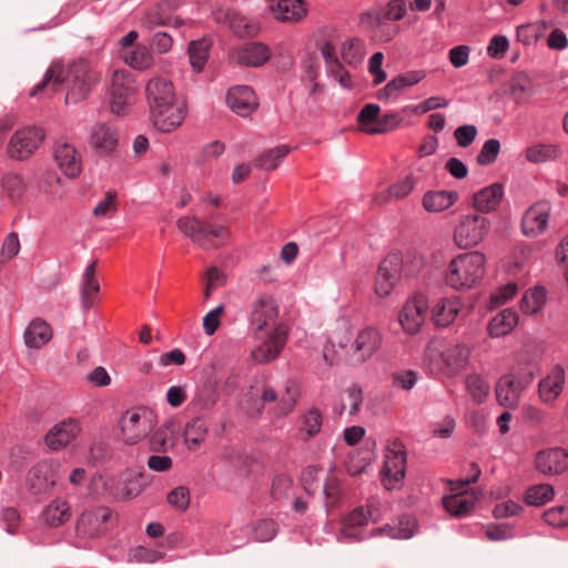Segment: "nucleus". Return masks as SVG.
<instances>
[{
	"instance_id": "nucleus-27",
	"label": "nucleus",
	"mask_w": 568,
	"mask_h": 568,
	"mask_svg": "<svg viewBox=\"0 0 568 568\" xmlns=\"http://www.w3.org/2000/svg\"><path fill=\"white\" fill-rule=\"evenodd\" d=\"M271 58V49L262 42H247L235 52V60L248 67H260Z\"/></svg>"
},
{
	"instance_id": "nucleus-39",
	"label": "nucleus",
	"mask_w": 568,
	"mask_h": 568,
	"mask_svg": "<svg viewBox=\"0 0 568 568\" xmlns=\"http://www.w3.org/2000/svg\"><path fill=\"white\" fill-rule=\"evenodd\" d=\"M42 517L48 526L58 527L69 520L71 508L68 501L57 498L45 507Z\"/></svg>"
},
{
	"instance_id": "nucleus-43",
	"label": "nucleus",
	"mask_w": 568,
	"mask_h": 568,
	"mask_svg": "<svg viewBox=\"0 0 568 568\" xmlns=\"http://www.w3.org/2000/svg\"><path fill=\"white\" fill-rule=\"evenodd\" d=\"M509 92L516 103L524 102L532 94L530 79L523 72L515 73L509 81Z\"/></svg>"
},
{
	"instance_id": "nucleus-22",
	"label": "nucleus",
	"mask_w": 568,
	"mask_h": 568,
	"mask_svg": "<svg viewBox=\"0 0 568 568\" xmlns=\"http://www.w3.org/2000/svg\"><path fill=\"white\" fill-rule=\"evenodd\" d=\"M105 489L116 499H131L141 494V479L131 474L112 477L104 481Z\"/></svg>"
},
{
	"instance_id": "nucleus-23",
	"label": "nucleus",
	"mask_w": 568,
	"mask_h": 568,
	"mask_svg": "<svg viewBox=\"0 0 568 568\" xmlns=\"http://www.w3.org/2000/svg\"><path fill=\"white\" fill-rule=\"evenodd\" d=\"M369 518L376 521L372 507L361 506L355 508L343 519L339 530L341 537L349 540L363 539L361 528L368 523Z\"/></svg>"
},
{
	"instance_id": "nucleus-31",
	"label": "nucleus",
	"mask_w": 568,
	"mask_h": 568,
	"mask_svg": "<svg viewBox=\"0 0 568 568\" xmlns=\"http://www.w3.org/2000/svg\"><path fill=\"white\" fill-rule=\"evenodd\" d=\"M361 21L364 26L374 29L375 38L383 42H389L399 32L398 26L390 23V20H386L379 14L364 13Z\"/></svg>"
},
{
	"instance_id": "nucleus-18",
	"label": "nucleus",
	"mask_w": 568,
	"mask_h": 568,
	"mask_svg": "<svg viewBox=\"0 0 568 568\" xmlns=\"http://www.w3.org/2000/svg\"><path fill=\"white\" fill-rule=\"evenodd\" d=\"M55 484L52 464L42 460L36 464L28 473L26 487L32 495L45 494Z\"/></svg>"
},
{
	"instance_id": "nucleus-7",
	"label": "nucleus",
	"mask_w": 568,
	"mask_h": 568,
	"mask_svg": "<svg viewBox=\"0 0 568 568\" xmlns=\"http://www.w3.org/2000/svg\"><path fill=\"white\" fill-rule=\"evenodd\" d=\"M155 425V416L145 407L128 409L120 419L121 436L125 444L134 445L145 438Z\"/></svg>"
},
{
	"instance_id": "nucleus-48",
	"label": "nucleus",
	"mask_w": 568,
	"mask_h": 568,
	"mask_svg": "<svg viewBox=\"0 0 568 568\" xmlns=\"http://www.w3.org/2000/svg\"><path fill=\"white\" fill-rule=\"evenodd\" d=\"M554 487L549 484H539L529 487L525 494V501L531 506H542L554 498Z\"/></svg>"
},
{
	"instance_id": "nucleus-64",
	"label": "nucleus",
	"mask_w": 568,
	"mask_h": 568,
	"mask_svg": "<svg viewBox=\"0 0 568 568\" xmlns=\"http://www.w3.org/2000/svg\"><path fill=\"white\" fill-rule=\"evenodd\" d=\"M323 417L321 412L312 407L304 416L303 426L310 437L316 435L322 427Z\"/></svg>"
},
{
	"instance_id": "nucleus-55",
	"label": "nucleus",
	"mask_w": 568,
	"mask_h": 568,
	"mask_svg": "<svg viewBox=\"0 0 568 568\" xmlns=\"http://www.w3.org/2000/svg\"><path fill=\"white\" fill-rule=\"evenodd\" d=\"M277 532V525L272 519L257 520L253 526V538L256 541H270Z\"/></svg>"
},
{
	"instance_id": "nucleus-8",
	"label": "nucleus",
	"mask_w": 568,
	"mask_h": 568,
	"mask_svg": "<svg viewBox=\"0 0 568 568\" xmlns=\"http://www.w3.org/2000/svg\"><path fill=\"white\" fill-rule=\"evenodd\" d=\"M490 226V220L483 214H465L455 227L454 241L460 248L477 246L487 236Z\"/></svg>"
},
{
	"instance_id": "nucleus-52",
	"label": "nucleus",
	"mask_w": 568,
	"mask_h": 568,
	"mask_svg": "<svg viewBox=\"0 0 568 568\" xmlns=\"http://www.w3.org/2000/svg\"><path fill=\"white\" fill-rule=\"evenodd\" d=\"M125 62L138 70H145L152 65L153 57L145 47H135L125 55Z\"/></svg>"
},
{
	"instance_id": "nucleus-35",
	"label": "nucleus",
	"mask_w": 568,
	"mask_h": 568,
	"mask_svg": "<svg viewBox=\"0 0 568 568\" xmlns=\"http://www.w3.org/2000/svg\"><path fill=\"white\" fill-rule=\"evenodd\" d=\"M460 310L458 298H443L433 308V321L436 326L446 327L455 321Z\"/></svg>"
},
{
	"instance_id": "nucleus-57",
	"label": "nucleus",
	"mask_w": 568,
	"mask_h": 568,
	"mask_svg": "<svg viewBox=\"0 0 568 568\" xmlns=\"http://www.w3.org/2000/svg\"><path fill=\"white\" fill-rule=\"evenodd\" d=\"M293 489V480L287 475H277L273 478L271 496L275 500L285 499Z\"/></svg>"
},
{
	"instance_id": "nucleus-62",
	"label": "nucleus",
	"mask_w": 568,
	"mask_h": 568,
	"mask_svg": "<svg viewBox=\"0 0 568 568\" xmlns=\"http://www.w3.org/2000/svg\"><path fill=\"white\" fill-rule=\"evenodd\" d=\"M400 122V118L398 114L388 113L383 116H378V121L376 125L371 128H366V133L368 134H382L386 133L393 129H395Z\"/></svg>"
},
{
	"instance_id": "nucleus-25",
	"label": "nucleus",
	"mask_w": 568,
	"mask_h": 568,
	"mask_svg": "<svg viewBox=\"0 0 568 568\" xmlns=\"http://www.w3.org/2000/svg\"><path fill=\"white\" fill-rule=\"evenodd\" d=\"M226 102L236 114L246 116L257 106L254 91L247 85H239L229 90Z\"/></svg>"
},
{
	"instance_id": "nucleus-4",
	"label": "nucleus",
	"mask_w": 568,
	"mask_h": 568,
	"mask_svg": "<svg viewBox=\"0 0 568 568\" xmlns=\"http://www.w3.org/2000/svg\"><path fill=\"white\" fill-rule=\"evenodd\" d=\"M485 255L478 251L464 253L448 265L446 283L455 290L473 287L485 273Z\"/></svg>"
},
{
	"instance_id": "nucleus-29",
	"label": "nucleus",
	"mask_w": 568,
	"mask_h": 568,
	"mask_svg": "<svg viewBox=\"0 0 568 568\" xmlns=\"http://www.w3.org/2000/svg\"><path fill=\"white\" fill-rule=\"evenodd\" d=\"M416 523L413 517L402 516L394 524H387L372 531L373 537L387 536L393 539H408L415 532Z\"/></svg>"
},
{
	"instance_id": "nucleus-6",
	"label": "nucleus",
	"mask_w": 568,
	"mask_h": 568,
	"mask_svg": "<svg viewBox=\"0 0 568 568\" xmlns=\"http://www.w3.org/2000/svg\"><path fill=\"white\" fill-rule=\"evenodd\" d=\"M471 475L466 479L449 481L450 496L443 498V506L454 517L469 514L478 499V493L468 491L467 487L476 483L481 474L476 463L470 464Z\"/></svg>"
},
{
	"instance_id": "nucleus-50",
	"label": "nucleus",
	"mask_w": 568,
	"mask_h": 568,
	"mask_svg": "<svg viewBox=\"0 0 568 568\" xmlns=\"http://www.w3.org/2000/svg\"><path fill=\"white\" fill-rule=\"evenodd\" d=\"M298 388L294 382H288L285 386V393L281 396L275 413L278 416H285L293 412L297 398H298Z\"/></svg>"
},
{
	"instance_id": "nucleus-11",
	"label": "nucleus",
	"mask_w": 568,
	"mask_h": 568,
	"mask_svg": "<svg viewBox=\"0 0 568 568\" xmlns=\"http://www.w3.org/2000/svg\"><path fill=\"white\" fill-rule=\"evenodd\" d=\"M403 257L398 253L388 254L378 265L375 276V293L379 297L388 296L400 278Z\"/></svg>"
},
{
	"instance_id": "nucleus-47",
	"label": "nucleus",
	"mask_w": 568,
	"mask_h": 568,
	"mask_svg": "<svg viewBox=\"0 0 568 568\" xmlns=\"http://www.w3.org/2000/svg\"><path fill=\"white\" fill-rule=\"evenodd\" d=\"M470 349L465 344H457L448 348L444 354V362L452 371H457L464 367L468 361Z\"/></svg>"
},
{
	"instance_id": "nucleus-20",
	"label": "nucleus",
	"mask_w": 568,
	"mask_h": 568,
	"mask_svg": "<svg viewBox=\"0 0 568 568\" xmlns=\"http://www.w3.org/2000/svg\"><path fill=\"white\" fill-rule=\"evenodd\" d=\"M81 432L77 419L68 418L54 425L45 435L44 443L52 450H59L70 444Z\"/></svg>"
},
{
	"instance_id": "nucleus-5",
	"label": "nucleus",
	"mask_w": 568,
	"mask_h": 568,
	"mask_svg": "<svg viewBox=\"0 0 568 568\" xmlns=\"http://www.w3.org/2000/svg\"><path fill=\"white\" fill-rule=\"evenodd\" d=\"M176 227L203 250L215 248L230 237L225 226L205 223L195 216L180 217L176 221Z\"/></svg>"
},
{
	"instance_id": "nucleus-34",
	"label": "nucleus",
	"mask_w": 568,
	"mask_h": 568,
	"mask_svg": "<svg viewBox=\"0 0 568 568\" xmlns=\"http://www.w3.org/2000/svg\"><path fill=\"white\" fill-rule=\"evenodd\" d=\"M97 261H93L85 270L82 275L81 283V302L83 308H90L97 298L100 291V284L95 276L97 273Z\"/></svg>"
},
{
	"instance_id": "nucleus-33",
	"label": "nucleus",
	"mask_w": 568,
	"mask_h": 568,
	"mask_svg": "<svg viewBox=\"0 0 568 568\" xmlns=\"http://www.w3.org/2000/svg\"><path fill=\"white\" fill-rule=\"evenodd\" d=\"M425 71H408L403 74H398L396 78L390 80L384 89L378 92V99H387L393 95H397L405 88L412 87L425 78Z\"/></svg>"
},
{
	"instance_id": "nucleus-58",
	"label": "nucleus",
	"mask_w": 568,
	"mask_h": 568,
	"mask_svg": "<svg viewBox=\"0 0 568 568\" xmlns=\"http://www.w3.org/2000/svg\"><path fill=\"white\" fill-rule=\"evenodd\" d=\"M205 434V423L200 418H195L185 427V442L187 444H192L193 446H197L204 440Z\"/></svg>"
},
{
	"instance_id": "nucleus-61",
	"label": "nucleus",
	"mask_w": 568,
	"mask_h": 568,
	"mask_svg": "<svg viewBox=\"0 0 568 568\" xmlns=\"http://www.w3.org/2000/svg\"><path fill=\"white\" fill-rule=\"evenodd\" d=\"M546 524L556 528H562L568 525V507L558 506L550 508L542 516Z\"/></svg>"
},
{
	"instance_id": "nucleus-51",
	"label": "nucleus",
	"mask_w": 568,
	"mask_h": 568,
	"mask_svg": "<svg viewBox=\"0 0 568 568\" xmlns=\"http://www.w3.org/2000/svg\"><path fill=\"white\" fill-rule=\"evenodd\" d=\"M2 189L11 201H18L26 191V183L17 173H8L2 178Z\"/></svg>"
},
{
	"instance_id": "nucleus-40",
	"label": "nucleus",
	"mask_w": 568,
	"mask_h": 568,
	"mask_svg": "<svg viewBox=\"0 0 568 568\" xmlns=\"http://www.w3.org/2000/svg\"><path fill=\"white\" fill-rule=\"evenodd\" d=\"M172 10L173 6L169 1L152 6L145 11L142 18V26L148 29H153L159 26L169 24Z\"/></svg>"
},
{
	"instance_id": "nucleus-15",
	"label": "nucleus",
	"mask_w": 568,
	"mask_h": 568,
	"mask_svg": "<svg viewBox=\"0 0 568 568\" xmlns=\"http://www.w3.org/2000/svg\"><path fill=\"white\" fill-rule=\"evenodd\" d=\"M53 159L68 178L74 179L82 171V160L79 151L65 139H59L54 143Z\"/></svg>"
},
{
	"instance_id": "nucleus-24",
	"label": "nucleus",
	"mask_w": 568,
	"mask_h": 568,
	"mask_svg": "<svg viewBox=\"0 0 568 568\" xmlns=\"http://www.w3.org/2000/svg\"><path fill=\"white\" fill-rule=\"evenodd\" d=\"M536 468L545 475H558L568 469V452L561 448L541 450L536 456Z\"/></svg>"
},
{
	"instance_id": "nucleus-16",
	"label": "nucleus",
	"mask_w": 568,
	"mask_h": 568,
	"mask_svg": "<svg viewBox=\"0 0 568 568\" xmlns=\"http://www.w3.org/2000/svg\"><path fill=\"white\" fill-rule=\"evenodd\" d=\"M428 303L423 294L409 298L399 313V323L408 334H415L425 322Z\"/></svg>"
},
{
	"instance_id": "nucleus-9",
	"label": "nucleus",
	"mask_w": 568,
	"mask_h": 568,
	"mask_svg": "<svg viewBox=\"0 0 568 568\" xmlns=\"http://www.w3.org/2000/svg\"><path fill=\"white\" fill-rule=\"evenodd\" d=\"M383 335L375 326H366L359 329L348 349L352 364L361 365L369 359L381 347Z\"/></svg>"
},
{
	"instance_id": "nucleus-38",
	"label": "nucleus",
	"mask_w": 568,
	"mask_h": 568,
	"mask_svg": "<svg viewBox=\"0 0 568 568\" xmlns=\"http://www.w3.org/2000/svg\"><path fill=\"white\" fill-rule=\"evenodd\" d=\"M458 199L457 193L450 191H429L423 197V206L428 212H442L449 209Z\"/></svg>"
},
{
	"instance_id": "nucleus-28",
	"label": "nucleus",
	"mask_w": 568,
	"mask_h": 568,
	"mask_svg": "<svg viewBox=\"0 0 568 568\" xmlns=\"http://www.w3.org/2000/svg\"><path fill=\"white\" fill-rule=\"evenodd\" d=\"M521 390V382H517L511 375H505L498 381L495 392L498 403L511 408L518 405Z\"/></svg>"
},
{
	"instance_id": "nucleus-59",
	"label": "nucleus",
	"mask_w": 568,
	"mask_h": 568,
	"mask_svg": "<svg viewBox=\"0 0 568 568\" xmlns=\"http://www.w3.org/2000/svg\"><path fill=\"white\" fill-rule=\"evenodd\" d=\"M466 387L471 397L478 403L483 402L489 392V386L479 375L476 374L467 377Z\"/></svg>"
},
{
	"instance_id": "nucleus-32",
	"label": "nucleus",
	"mask_w": 568,
	"mask_h": 568,
	"mask_svg": "<svg viewBox=\"0 0 568 568\" xmlns=\"http://www.w3.org/2000/svg\"><path fill=\"white\" fill-rule=\"evenodd\" d=\"M224 458L244 477L257 475L263 470V464L254 456L231 449L224 454Z\"/></svg>"
},
{
	"instance_id": "nucleus-46",
	"label": "nucleus",
	"mask_w": 568,
	"mask_h": 568,
	"mask_svg": "<svg viewBox=\"0 0 568 568\" xmlns=\"http://www.w3.org/2000/svg\"><path fill=\"white\" fill-rule=\"evenodd\" d=\"M290 152L291 149L287 145L267 150L255 160V165L265 171L274 170Z\"/></svg>"
},
{
	"instance_id": "nucleus-63",
	"label": "nucleus",
	"mask_w": 568,
	"mask_h": 568,
	"mask_svg": "<svg viewBox=\"0 0 568 568\" xmlns=\"http://www.w3.org/2000/svg\"><path fill=\"white\" fill-rule=\"evenodd\" d=\"M381 108L377 104H366L357 115V121L362 125L364 132H366V128H371L376 125L378 121Z\"/></svg>"
},
{
	"instance_id": "nucleus-26",
	"label": "nucleus",
	"mask_w": 568,
	"mask_h": 568,
	"mask_svg": "<svg viewBox=\"0 0 568 568\" xmlns=\"http://www.w3.org/2000/svg\"><path fill=\"white\" fill-rule=\"evenodd\" d=\"M503 196V184L494 183L474 193L471 205L479 214L490 213L498 209Z\"/></svg>"
},
{
	"instance_id": "nucleus-44",
	"label": "nucleus",
	"mask_w": 568,
	"mask_h": 568,
	"mask_svg": "<svg viewBox=\"0 0 568 568\" xmlns=\"http://www.w3.org/2000/svg\"><path fill=\"white\" fill-rule=\"evenodd\" d=\"M546 303V290L544 287H535L527 291L520 300V310L525 314H536Z\"/></svg>"
},
{
	"instance_id": "nucleus-53",
	"label": "nucleus",
	"mask_w": 568,
	"mask_h": 568,
	"mask_svg": "<svg viewBox=\"0 0 568 568\" xmlns=\"http://www.w3.org/2000/svg\"><path fill=\"white\" fill-rule=\"evenodd\" d=\"M526 158L532 163L550 161L557 158V148L551 144H536L527 149Z\"/></svg>"
},
{
	"instance_id": "nucleus-56",
	"label": "nucleus",
	"mask_w": 568,
	"mask_h": 568,
	"mask_svg": "<svg viewBox=\"0 0 568 568\" xmlns=\"http://www.w3.org/2000/svg\"><path fill=\"white\" fill-rule=\"evenodd\" d=\"M499 151L500 142L497 139H489L481 146L476 161L479 165H489L497 160Z\"/></svg>"
},
{
	"instance_id": "nucleus-42",
	"label": "nucleus",
	"mask_w": 568,
	"mask_h": 568,
	"mask_svg": "<svg viewBox=\"0 0 568 568\" xmlns=\"http://www.w3.org/2000/svg\"><path fill=\"white\" fill-rule=\"evenodd\" d=\"M224 19L232 31L241 38L252 37L257 32L255 23L250 22L245 17L234 10H227Z\"/></svg>"
},
{
	"instance_id": "nucleus-41",
	"label": "nucleus",
	"mask_w": 568,
	"mask_h": 568,
	"mask_svg": "<svg viewBox=\"0 0 568 568\" xmlns=\"http://www.w3.org/2000/svg\"><path fill=\"white\" fill-rule=\"evenodd\" d=\"M518 322L517 314L510 310L506 308L494 316L488 325V331L491 337H500L513 331Z\"/></svg>"
},
{
	"instance_id": "nucleus-12",
	"label": "nucleus",
	"mask_w": 568,
	"mask_h": 568,
	"mask_svg": "<svg viewBox=\"0 0 568 568\" xmlns=\"http://www.w3.org/2000/svg\"><path fill=\"white\" fill-rule=\"evenodd\" d=\"M44 132L41 128L27 126L14 132L8 144V154L11 159H28L42 143Z\"/></svg>"
},
{
	"instance_id": "nucleus-13",
	"label": "nucleus",
	"mask_w": 568,
	"mask_h": 568,
	"mask_svg": "<svg viewBox=\"0 0 568 568\" xmlns=\"http://www.w3.org/2000/svg\"><path fill=\"white\" fill-rule=\"evenodd\" d=\"M134 83L131 75L125 70L113 72L110 88L111 111L116 114H123L134 98Z\"/></svg>"
},
{
	"instance_id": "nucleus-19",
	"label": "nucleus",
	"mask_w": 568,
	"mask_h": 568,
	"mask_svg": "<svg viewBox=\"0 0 568 568\" xmlns=\"http://www.w3.org/2000/svg\"><path fill=\"white\" fill-rule=\"evenodd\" d=\"M181 424L176 418L166 419L149 437V447L153 452L166 453L178 443Z\"/></svg>"
},
{
	"instance_id": "nucleus-30",
	"label": "nucleus",
	"mask_w": 568,
	"mask_h": 568,
	"mask_svg": "<svg viewBox=\"0 0 568 568\" xmlns=\"http://www.w3.org/2000/svg\"><path fill=\"white\" fill-rule=\"evenodd\" d=\"M565 384V371L560 366H556L539 383V395L542 402L549 403L555 400L562 392Z\"/></svg>"
},
{
	"instance_id": "nucleus-3",
	"label": "nucleus",
	"mask_w": 568,
	"mask_h": 568,
	"mask_svg": "<svg viewBox=\"0 0 568 568\" xmlns=\"http://www.w3.org/2000/svg\"><path fill=\"white\" fill-rule=\"evenodd\" d=\"M100 81V74L84 59L72 62L67 72L59 63H53L45 72L43 80L31 91V95L44 90L51 85V91L59 90L61 84H65L68 91L65 94L67 103H78L85 99L93 85Z\"/></svg>"
},
{
	"instance_id": "nucleus-37",
	"label": "nucleus",
	"mask_w": 568,
	"mask_h": 568,
	"mask_svg": "<svg viewBox=\"0 0 568 568\" xmlns=\"http://www.w3.org/2000/svg\"><path fill=\"white\" fill-rule=\"evenodd\" d=\"M272 12L278 21L295 22L305 16L306 9L303 0H278Z\"/></svg>"
},
{
	"instance_id": "nucleus-14",
	"label": "nucleus",
	"mask_w": 568,
	"mask_h": 568,
	"mask_svg": "<svg viewBox=\"0 0 568 568\" xmlns=\"http://www.w3.org/2000/svg\"><path fill=\"white\" fill-rule=\"evenodd\" d=\"M113 513L108 507H95L84 510L77 521L75 530L81 537H97L110 528Z\"/></svg>"
},
{
	"instance_id": "nucleus-60",
	"label": "nucleus",
	"mask_w": 568,
	"mask_h": 568,
	"mask_svg": "<svg viewBox=\"0 0 568 568\" xmlns=\"http://www.w3.org/2000/svg\"><path fill=\"white\" fill-rule=\"evenodd\" d=\"M418 381V373L412 369H403L392 374L393 385L403 390H410Z\"/></svg>"
},
{
	"instance_id": "nucleus-21",
	"label": "nucleus",
	"mask_w": 568,
	"mask_h": 568,
	"mask_svg": "<svg viewBox=\"0 0 568 568\" xmlns=\"http://www.w3.org/2000/svg\"><path fill=\"white\" fill-rule=\"evenodd\" d=\"M119 142L118 130L109 123H98L93 126L90 145L100 155H108L115 151Z\"/></svg>"
},
{
	"instance_id": "nucleus-10",
	"label": "nucleus",
	"mask_w": 568,
	"mask_h": 568,
	"mask_svg": "<svg viewBox=\"0 0 568 568\" xmlns=\"http://www.w3.org/2000/svg\"><path fill=\"white\" fill-rule=\"evenodd\" d=\"M406 453L404 445L395 439L388 443L383 467V483L387 489H393L405 476Z\"/></svg>"
},
{
	"instance_id": "nucleus-45",
	"label": "nucleus",
	"mask_w": 568,
	"mask_h": 568,
	"mask_svg": "<svg viewBox=\"0 0 568 568\" xmlns=\"http://www.w3.org/2000/svg\"><path fill=\"white\" fill-rule=\"evenodd\" d=\"M341 57L349 65L359 64L365 57L364 42L357 38L346 40L341 47Z\"/></svg>"
},
{
	"instance_id": "nucleus-49",
	"label": "nucleus",
	"mask_w": 568,
	"mask_h": 568,
	"mask_svg": "<svg viewBox=\"0 0 568 568\" xmlns=\"http://www.w3.org/2000/svg\"><path fill=\"white\" fill-rule=\"evenodd\" d=\"M209 57V43L205 40L192 41L189 45V58L192 68L200 72L203 70Z\"/></svg>"
},
{
	"instance_id": "nucleus-17",
	"label": "nucleus",
	"mask_w": 568,
	"mask_h": 568,
	"mask_svg": "<svg viewBox=\"0 0 568 568\" xmlns=\"http://www.w3.org/2000/svg\"><path fill=\"white\" fill-rule=\"evenodd\" d=\"M550 211L551 205L547 201H540L531 205L521 220L524 234L531 237L541 234L547 227Z\"/></svg>"
},
{
	"instance_id": "nucleus-54",
	"label": "nucleus",
	"mask_w": 568,
	"mask_h": 568,
	"mask_svg": "<svg viewBox=\"0 0 568 568\" xmlns=\"http://www.w3.org/2000/svg\"><path fill=\"white\" fill-rule=\"evenodd\" d=\"M323 493L325 496V507L327 509L334 508L342 496L339 479L335 476L327 477L324 483Z\"/></svg>"
},
{
	"instance_id": "nucleus-1",
	"label": "nucleus",
	"mask_w": 568,
	"mask_h": 568,
	"mask_svg": "<svg viewBox=\"0 0 568 568\" xmlns=\"http://www.w3.org/2000/svg\"><path fill=\"white\" fill-rule=\"evenodd\" d=\"M277 317L278 306L271 295L263 294L250 305L248 323L257 338L265 328L274 326L267 337L252 351L256 363L274 361L287 342V328L283 323H276Z\"/></svg>"
},
{
	"instance_id": "nucleus-36",
	"label": "nucleus",
	"mask_w": 568,
	"mask_h": 568,
	"mask_svg": "<svg viewBox=\"0 0 568 568\" xmlns=\"http://www.w3.org/2000/svg\"><path fill=\"white\" fill-rule=\"evenodd\" d=\"M51 337L49 324L40 318L33 320L24 332V343L30 348H41Z\"/></svg>"
},
{
	"instance_id": "nucleus-2",
	"label": "nucleus",
	"mask_w": 568,
	"mask_h": 568,
	"mask_svg": "<svg viewBox=\"0 0 568 568\" xmlns=\"http://www.w3.org/2000/svg\"><path fill=\"white\" fill-rule=\"evenodd\" d=\"M149 116L153 126L163 133L175 131L184 121L186 105L178 98L171 80L154 77L145 87Z\"/></svg>"
}]
</instances>
